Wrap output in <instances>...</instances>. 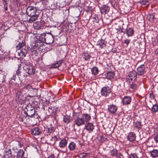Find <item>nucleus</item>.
I'll use <instances>...</instances> for the list:
<instances>
[{"label":"nucleus","instance_id":"nucleus-16","mask_svg":"<svg viewBox=\"0 0 158 158\" xmlns=\"http://www.w3.org/2000/svg\"><path fill=\"white\" fill-rule=\"evenodd\" d=\"M137 74L135 71H132L128 75L127 77H128L129 79L131 80V81L133 80H135L137 78Z\"/></svg>","mask_w":158,"mask_h":158},{"label":"nucleus","instance_id":"nucleus-6","mask_svg":"<svg viewBox=\"0 0 158 158\" xmlns=\"http://www.w3.org/2000/svg\"><path fill=\"white\" fill-rule=\"evenodd\" d=\"M23 69L29 75H33L34 74L35 70L33 69V67L30 64H25V65L23 67Z\"/></svg>","mask_w":158,"mask_h":158},{"label":"nucleus","instance_id":"nucleus-45","mask_svg":"<svg viewBox=\"0 0 158 158\" xmlns=\"http://www.w3.org/2000/svg\"><path fill=\"white\" fill-rule=\"evenodd\" d=\"M20 66L21 64H20L19 65H18V70L16 71V74L19 76V75H20L21 73L22 72L20 70V69H21Z\"/></svg>","mask_w":158,"mask_h":158},{"label":"nucleus","instance_id":"nucleus-47","mask_svg":"<svg viewBox=\"0 0 158 158\" xmlns=\"http://www.w3.org/2000/svg\"><path fill=\"white\" fill-rule=\"evenodd\" d=\"M115 158H124L123 156L121 153L118 152L115 156Z\"/></svg>","mask_w":158,"mask_h":158},{"label":"nucleus","instance_id":"nucleus-55","mask_svg":"<svg viewBox=\"0 0 158 158\" xmlns=\"http://www.w3.org/2000/svg\"><path fill=\"white\" fill-rule=\"evenodd\" d=\"M155 141L156 143H158V135H156L154 137Z\"/></svg>","mask_w":158,"mask_h":158},{"label":"nucleus","instance_id":"nucleus-43","mask_svg":"<svg viewBox=\"0 0 158 158\" xmlns=\"http://www.w3.org/2000/svg\"><path fill=\"white\" fill-rule=\"evenodd\" d=\"M137 85L136 84L132 82L130 85V88L134 90L137 88Z\"/></svg>","mask_w":158,"mask_h":158},{"label":"nucleus","instance_id":"nucleus-19","mask_svg":"<svg viewBox=\"0 0 158 158\" xmlns=\"http://www.w3.org/2000/svg\"><path fill=\"white\" fill-rule=\"evenodd\" d=\"M85 127L87 131L91 132L94 129V126L92 123H88L85 124Z\"/></svg>","mask_w":158,"mask_h":158},{"label":"nucleus","instance_id":"nucleus-25","mask_svg":"<svg viewBox=\"0 0 158 158\" xmlns=\"http://www.w3.org/2000/svg\"><path fill=\"white\" fill-rule=\"evenodd\" d=\"M26 48V47L22 48L19 53L20 56L22 58L25 56L27 53V50Z\"/></svg>","mask_w":158,"mask_h":158},{"label":"nucleus","instance_id":"nucleus-56","mask_svg":"<svg viewBox=\"0 0 158 158\" xmlns=\"http://www.w3.org/2000/svg\"><path fill=\"white\" fill-rule=\"evenodd\" d=\"M130 40L129 39H126L125 40V43L126 44L128 45L129 44L130 42Z\"/></svg>","mask_w":158,"mask_h":158},{"label":"nucleus","instance_id":"nucleus-28","mask_svg":"<svg viewBox=\"0 0 158 158\" xmlns=\"http://www.w3.org/2000/svg\"><path fill=\"white\" fill-rule=\"evenodd\" d=\"M150 155L152 157L156 158L158 156V151L157 150L153 149L150 152Z\"/></svg>","mask_w":158,"mask_h":158},{"label":"nucleus","instance_id":"nucleus-2","mask_svg":"<svg viewBox=\"0 0 158 158\" xmlns=\"http://www.w3.org/2000/svg\"><path fill=\"white\" fill-rule=\"evenodd\" d=\"M24 112L28 117L32 118L35 115V110L34 107L30 104L27 105L25 107Z\"/></svg>","mask_w":158,"mask_h":158},{"label":"nucleus","instance_id":"nucleus-13","mask_svg":"<svg viewBox=\"0 0 158 158\" xmlns=\"http://www.w3.org/2000/svg\"><path fill=\"white\" fill-rule=\"evenodd\" d=\"M110 9V7L107 5H104L102 6L100 8L101 13L102 14H107L109 11Z\"/></svg>","mask_w":158,"mask_h":158},{"label":"nucleus","instance_id":"nucleus-5","mask_svg":"<svg viewBox=\"0 0 158 158\" xmlns=\"http://www.w3.org/2000/svg\"><path fill=\"white\" fill-rule=\"evenodd\" d=\"M101 95L105 97H109L112 93L111 88L108 86L103 87L101 89Z\"/></svg>","mask_w":158,"mask_h":158},{"label":"nucleus","instance_id":"nucleus-3","mask_svg":"<svg viewBox=\"0 0 158 158\" xmlns=\"http://www.w3.org/2000/svg\"><path fill=\"white\" fill-rule=\"evenodd\" d=\"M39 14L40 13L39 12H37L32 14V15L28 16L30 17V18L28 19L27 18H24L25 15H23L22 16V20L23 21L26 22L27 21L28 22L30 23H32L37 19L39 17Z\"/></svg>","mask_w":158,"mask_h":158},{"label":"nucleus","instance_id":"nucleus-11","mask_svg":"<svg viewBox=\"0 0 158 158\" xmlns=\"http://www.w3.org/2000/svg\"><path fill=\"white\" fill-rule=\"evenodd\" d=\"M38 12L36 8L34 7L31 6H28L27 8L26 13L28 16L32 15L35 13Z\"/></svg>","mask_w":158,"mask_h":158},{"label":"nucleus","instance_id":"nucleus-7","mask_svg":"<svg viewBox=\"0 0 158 158\" xmlns=\"http://www.w3.org/2000/svg\"><path fill=\"white\" fill-rule=\"evenodd\" d=\"M14 150H15V149L13 148L12 151L11 149L6 147L5 149V151L4 153L5 154H4L2 158H6V157H7L8 158H10L11 157V158H13L12 157V155H13V153H14Z\"/></svg>","mask_w":158,"mask_h":158},{"label":"nucleus","instance_id":"nucleus-57","mask_svg":"<svg viewBox=\"0 0 158 158\" xmlns=\"http://www.w3.org/2000/svg\"><path fill=\"white\" fill-rule=\"evenodd\" d=\"M148 2L146 1H140V3L141 4L143 5H146L147 3H148Z\"/></svg>","mask_w":158,"mask_h":158},{"label":"nucleus","instance_id":"nucleus-52","mask_svg":"<svg viewBox=\"0 0 158 158\" xmlns=\"http://www.w3.org/2000/svg\"><path fill=\"white\" fill-rule=\"evenodd\" d=\"M123 28H118L117 29V30L118 32H119L120 33H121L122 32L125 33V32L123 31Z\"/></svg>","mask_w":158,"mask_h":158},{"label":"nucleus","instance_id":"nucleus-35","mask_svg":"<svg viewBox=\"0 0 158 158\" xmlns=\"http://www.w3.org/2000/svg\"><path fill=\"white\" fill-rule=\"evenodd\" d=\"M155 15L153 13L149 14L147 18L150 21L152 22L154 21L155 18Z\"/></svg>","mask_w":158,"mask_h":158},{"label":"nucleus","instance_id":"nucleus-60","mask_svg":"<svg viewBox=\"0 0 158 158\" xmlns=\"http://www.w3.org/2000/svg\"><path fill=\"white\" fill-rule=\"evenodd\" d=\"M15 76L16 75H13L12 77H11V79L10 80H12L13 81L15 80Z\"/></svg>","mask_w":158,"mask_h":158},{"label":"nucleus","instance_id":"nucleus-54","mask_svg":"<svg viewBox=\"0 0 158 158\" xmlns=\"http://www.w3.org/2000/svg\"><path fill=\"white\" fill-rule=\"evenodd\" d=\"M58 139V138H57V137L56 136H55L54 137H52V140H53L55 142L56 141H57Z\"/></svg>","mask_w":158,"mask_h":158},{"label":"nucleus","instance_id":"nucleus-31","mask_svg":"<svg viewBox=\"0 0 158 158\" xmlns=\"http://www.w3.org/2000/svg\"><path fill=\"white\" fill-rule=\"evenodd\" d=\"M97 45L99 46L101 48L105 47L106 44L105 43V40L102 39L99 40L97 42Z\"/></svg>","mask_w":158,"mask_h":158},{"label":"nucleus","instance_id":"nucleus-49","mask_svg":"<svg viewBox=\"0 0 158 158\" xmlns=\"http://www.w3.org/2000/svg\"><path fill=\"white\" fill-rule=\"evenodd\" d=\"M130 158H139L137 156L136 154L135 153H131L130 156Z\"/></svg>","mask_w":158,"mask_h":158},{"label":"nucleus","instance_id":"nucleus-34","mask_svg":"<svg viewBox=\"0 0 158 158\" xmlns=\"http://www.w3.org/2000/svg\"><path fill=\"white\" fill-rule=\"evenodd\" d=\"M82 57L85 60H88L91 57L90 56L87 52L83 53Z\"/></svg>","mask_w":158,"mask_h":158},{"label":"nucleus","instance_id":"nucleus-44","mask_svg":"<svg viewBox=\"0 0 158 158\" xmlns=\"http://www.w3.org/2000/svg\"><path fill=\"white\" fill-rule=\"evenodd\" d=\"M88 155L87 153H81L79 154V157L80 158H84Z\"/></svg>","mask_w":158,"mask_h":158},{"label":"nucleus","instance_id":"nucleus-21","mask_svg":"<svg viewBox=\"0 0 158 158\" xmlns=\"http://www.w3.org/2000/svg\"><path fill=\"white\" fill-rule=\"evenodd\" d=\"M73 120V118L70 115H66L64 116L63 121L65 123L67 124L70 123Z\"/></svg>","mask_w":158,"mask_h":158},{"label":"nucleus","instance_id":"nucleus-42","mask_svg":"<svg viewBox=\"0 0 158 158\" xmlns=\"http://www.w3.org/2000/svg\"><path fill=\"white\" fill-rule=\"evenodd\" d=\"M22 89H23V90L24 89H28V90L30 91H31L32 89H33L31 86L30 85H27L24 87L23 88H22Z\"/></svg>","mask_w":158,"mask_h":158},{"label":"nucleus","instance_id":"nucleus-10","mask_svg":"<svg viewBox=\"0 0 158 158\" xmlns=\"http://www.w3.org/2000/svg\"><path fill=\"white\" fill-rule=\"evenodd\" d=\"M43 129L41 127H37L34 128L31 130V133L32 135H36L41 134L43 132Z\"/></svg>","mask_w":158,"mask_h":158},{"label":"nucleus","instance_id":"nucleus-15","mask_svg":"<svg viewBox=\"0 0 158 158\" xmlns=\"http://www.w3.org/2000/svg\"><path fill=\"white\" fill-rule=\"evenodd\" d=\"M136 135L133 132L129 133L127 136V139L128 140L131 142H134L135 140Z\"/></svg>","mask_w":158,"mask_h":158},{"label":"nucleus","instance_id":"nucleus-50","mask_svg":"<svg viewBox=\"0 0 158 158\" xmlns=\"http://www.w3.org/2000/svg\"><path fill=\"white\" fill-rule=\"evenodd\" d=\"M31 52L32 53V55H36V53L37 52L35 48H31Z\"/></svg>","mask_w":158,"mask_h":158},{"label":"nucleus","instance_id":"nucleus-61","mask_svg":"<svg viewBox=\"0 0 158 158\" xmlns=\"http://www.w3.org/2000/svg\"><path fill=\"white\" fill-rule=\"evenodd\" d=\"M43 35V34H41L40 35V37H39V40L40 41H41V42H42V41H41V40H42V39L44 38V37H42L41 38V36Z\"/></svg>","mask_w":158,"mask_h":158},{"label":"nucleus","instance_id":"nucleus-24","mask_svg":"<svg viewBox=\"0 0 158 158\" xmlns=\"http://www.w3.org/2000/svg\"><path fill=\"white\" fill-rule=\"evenodd\" d=\"M63 60H61L56 62L55 63L52 64L51 65V67L52 68H56L59 67L63 62Z\"/></svg>","mask_w":158,"mask_h":158},{"label":"nucleus","instance_id":"nucleus-9","mask_svg":"<svg viewBox=\"0 0 158 158\" xmlns=\"http://www.w3.org/2000/svg\"><path fill=\"white\" fill-rule=\"evenodd\" d=\"M23 89H21L16 93V99L19 102L22 101L24 98V93L23 92Z\"/></svg>","mask_w":158,"mask_h":158},{"label":"nucleus","instance_id":"nucleus-32","mask_svg":"<svg viewBox=\"0 0 158 158\" xmlns=\"http://www.w3.org/2000/svg\"><path fill=\"white\" fill-rule=\"evenodd\" d=\"M25 43L24 42L20 43L18 44L16 46V48L17 50H19L21 48H26L25 46Z\"/></svg>","mask_w":158,"mask_h":158},{"label":"nucleus","instance_id":"nucleus-37","mask_svg":"<svg viewBox=\"0 0 158 158\" xmlns=\"http://www.w3.org/2000/svg\"><path fill=\"white\" fill-rule=\"evenodd\" d=\"M26 77L27 74L24 70L21 73L20 75L19 76V78H21L22 79H24L26 78Z\"/></svg>","mask_w":158,"mask_h":158},{"label":"nucleus","instance_id":"nucleus-4","mask_svg":"<svg viewBox=\"0 0 158 158\" xmlns=\"http://www.w3.org/2000/svg\"><path fill=\"white\" fill-rule=\"evenodd\" d=\"M77 114L73 112V116L74 118V124L77 126H80L81 125H84L85 123L84 120L82 117L79 118Z\"/></svg>","mask_w":158,"mask_h":158},{"label":"nucleus","instance_id":"nucleus-14","mask_svg":"<svg viewBox=\"0 0 158 158\" xmlns=\"http://www.w3.org/2000/svg\"><path fill=\"white\" fill-rule=\"evenodd\" d=\"M117 106L113 104L110 105L108 106V110L111 114L115 113L117 111Z\"/></svg>","mask_w":158,"mask_h":158},{"label":"nucleus","instance_id":"nucleus-53","mask_svg":"<svg viewBox=\"0 0 158 158\" xmlns=\"http://www.w3.org/2000/svg\"><path fill=\"white\" fill-rule=\"evenodd\" d=\"M34 26L36 27H37L36 29H39L41 28L40 25V24L37 25L36 23H35V24H34Z\"/></svg>","mask_w":158,"mask_h":158},{"label":"nucleus","instance_id":"nucleus-1","mask_svg":"<svg viewBox=\"0 0 158 158\" xmlns=\"http://www.w3.org/2000/svg\"><path fill=\"white\" fill-rule=\"evenodd\" d=\"M41 37H44V38L41 40L42 42L45 43L47 44H50L53 43L54 38L52 34L48 33L46 34H43Z\"/></svg>","mask_w":158,"mask_h":158},{"label":"nucleus","instance_id":"nucleus-27","mask_svg":"<svg viewBox=\"0 0 158 158\" xmlns=\"http://www.w3.org/2000/svg\"><path fill=\"white\" fill-rule=\"evenodd\" d=\"M143 126V125L142 124L141 122L140 121H137L134 123V127H136L139 130L142 128Z\"/></svg>","mask_w":158,"mask_h":158},{"label":"nucleus","instance_id":"nucleus-39","mask_svg":"<svg viewBox=\"0 0 158 158\" xmlns=\"http://www.w3.org/2000/svg\"><path fill=\"white\" fill-rule=\"evenodd\" d=\"M6 76L3 74H0V83H3L5 81Z\"/></svg>","mask_w":158,"mask_h":158},{"label":"nucleus","instance_id":"nucleus-36","mask_svg":"<svg viewBox=\"0 0 158 158\" xmlns=\"http://www.w3.org/2000/svg\"><path fill=\"white\" fill-rule=\"evenodd\" d=\"M15 80H10L9 83V86L11 88H14L16 86Z\"/></svg>","mask_w":158,"mask_h":158},{"label":"nucleus","instance_id":"nucleus-20","mask_svg":"<svg viewBox=\"0 0 158 158\" xmlns=\"http://www.w3.org/2000/svg\"><path fill=\"white\" fill-rule=\"evenodd\" d=\"M134 29L131 27L127 28L126 30L125 33L128 37L131 36L134 34Z\"/></svg>","mask_w":158,"mask_h":158},{"label":"nucleus","instance_id":"nucleus-26","mask_svg":"<svg viewBox=\"0 0 158 158\" xmlns=\"http://www.w3.org/2000/svg\"><path fill=\"white\" fill-rule=\"evenodd\" d=\"M82 118L83 119L84 122H88L91 119V116L88 114H82Z\"/></svg>","mask_w":158,"mask_h":158},{"label":"nucleus","instance_id":"nucleus-62","mask_svg":"<svg viewBox=\"0 0 158 158\" xmlns=\"http://www.w3.org/2000/svg\"><path fill=\"white\" fill-rule=\"evenodd\" d=\"M2 3L7 2V0H2Z\"/></svg>","mask_w":158,"mask_h":158},{"label":"nucleus","instance_id":"nucleus-48","mask_svg":"<svg viewBox=\"0 0 158 158\" xmlns=\"http://www.w3.org/2000/svg\"><path fill=\"white\" fill-rule=\"evenodd\" d=\"M3 5V8H4V10L6 11L8 10V4L7 2H5L2 3Z\"/></svg>","mask_w":158,"mask_h":158},{"label":"nucleus","instance_id":"nucleus-12","mask_svg":"<svg viewBox=\"0 0 158 158\" xmlns=\"http://www.w3.org/2000/svg\"><path fill=\"white\" fill-rule=\"evenodd\" d=\"M145 69L144 65L143 64H141L137 68L136 73L138 75H142L145 72Z\"/></svg>","mask_w":158,"mask_h":158},{"label":"nucleus","instance_id":"nucleus-63","mask_svg":"<svg viewBox=\"0 0 158 158\" xmlns=\"http://www.w3.org/2000/svg\"><path fill=\"white\" fill-rule=\"evenodd\" d=\"M116 50L115 48H114L112 50V52H114V53H115L116 52Z\"/></svg>","mask_w":158,"mask_h":158},{"label":"nucleus","instance_id":"nucleus-8","mask_svg":"<svg viewBox=\"0 0 158 158\" xmlns=\"http://www.w3.org/2000/svg\"><path fill=\"white\" fill-rule=\"evenodd\" d=\"M13 154L12 157L13 158H21L23 156L24 152L22 149H20L17 152L15 150Z\"/></svg>","mask_w":158,"mask_h":158},{"label":"nucleus","instance_id":"nucleus-22","mask_svg":"<svg viewBox=\"0 0 158 158\" xmlns=\"http://www.w3.org/2000/svg\"><path fill=\"white\" fill-rule=\"evenodd\" d=\"M115 75L114 72L112 71L108 72L105 74V78L108 79H112L114 78Z\"/></svg>","mask_w":158,"mask_h":158},{"label":"nucleus","instance_id":"nucleus-59","mask_svg":"<svg viewBox=\"0 0 158 158\" xmlns=\"http://www.w3.org/2000/svg\"><path fill=\"white\" fill-rule=\"evenodd\" d=\"M48 158H55L53 154H51Z\"/></svg>","mask_w":158,"mask_h":158},{"label":"nucleus","instance_id":"nucleus-64","mask_svg":"<svg viewBox=\"0 0 158 158\" xmlns=\"http://www.w3.org/2000/svg\"><path fill=\"white\" fill-rule=\"evenodd\" d=\"M26 2H27L28 1H30L31 0H24Z\"/></svg>","mask_w":158,"mask_h":158},{"label":"nucleus","instance_id":"nucleus-30","mask_svg":"<svg viewBox=\"0 0 158 158\" xmlns=\"http://www.w3.org/2000/svg\"><path fill=\"white\" fill-rule=\"evenodd\" d=\"M149 109L152 113H155L158 111V105L157 104L153 105L151 108Z\"/></svg>","mask_w":158,"mask_h":158},{"label":"nucleus","instance_id":"nucleus-51","mask_svg":"<svg viewBox=\"0 0 158 158\" xmlns=\"http://www.w3.org/2000/svg\"><path fill=\"white\" fill-rule=\"evenodd\" d=\"M24 116L23 115L20 116L19 118V120L20 122H23L24 121Z\"/></svg>","mask_w":158,"mask_h":158},{"label":"nucleus","instance_id":"nucleus-58","mask_svg":"<svg viewBox=\"0 0 158 158\" xmlns=\"http://www.w3.org/2000/svg\"><path fill=\"white\" fill-rule=\"evenodd\" d=\"M150 97L151 98L153 99L154 98V96L153 92H151L150 94Z\"/></svg>","mask_w":158,"mask_h":158},{"label":"nucleus","instance_id":"nucleus-40","mask_svg":"<svg viewBox=\"0 0 158 158\" xmlns=\"http://www.w3.org/2000/svg\"><path fill=\"white\" fill-rule=\"evenodd\" d=\"M47 128L48 132L50 133H52L55 130V128L53 127H52L51 125L47 126Z\"/></svg>","mask_w":158,"mask_h":158},{"label":"nucleus","instance_id":"nucleus-29","mask_svg":"<svg viewBox=\"0 0 158 158\" xmlns=\"http://www.w3.org/2000/svg\"><path fill=\"white\" fill-rule=\"evenodd\" d=\"M76 144L73 142H72L69 143L68 146V148L70 151H73L75 149Z\"/></svg>","mask_w":158,"mask_h":158},{"label":"nucleus","instance_id":"nucleus-17","mask_svg":"<svg viewBox=\"0 0 158 158\" xmlns=\"http://www.w3.org/2000/svg\"><path fill=\"white\" fill-rule=\"evenodd\" d=\"M35 5L37 8L41 10L44 9L46 6L45 4L43 1L37 2Z\"/></svg>","mask_w":158,"mask_h":158},{"label":"nucleus","instance_id":"nucleus-46","mask_svg":"<svg viewBox=\"0 0 158 158\" xmlns=\"http://www.w3.org/2000/svg\"><path fill=\"white\" fill-rule=\"evenodd\" d=\"M53 108L55 110L54 111L55 114L57 113L58 112H59L60 111V109L59 108V106H55L54 107H53Z\"/></svg>","mask_w":158,"mask_h":158},{"label":"nucleus","instance_id":"nucleus-33","mask_svg":"<svg viewBox=\"0 0 158 158\" xmlns=\"http://www.w3.org/2000/svg\"><path fill=\"white\" fill-rule=\"evenodd\" d=\"M118 152V150L116 149H113L110 152V155L112 157H115Z\"/></svg>","mask_w":158,"mask_h":158},{"label":"nucleus","instance_id":"nucleus-38","mask_svg":"<svg viewBox=\"0 0 158 158\" xmlns=\"http://www.w3.org/2000/svg\"><path fill=\"white\" fill-rule=\"evenodd\" d=\"M92 74L94 75H97L98 73V69L96 67H94L91 69Z\"/></svg>","mask_w":158,"mask_h":158},{"label":"nucleus","instance_id":"nucleus-23","mask_svg":"<svg viewBox=\"0 0 158 158\" xmlns=\"http://www.w3.org/2000/svg\"><path fill=\"white\" fill-rule=\"evenodd\" d=\"M68 140L65 139H61L59 143V147L60 148H64L67 144Z\"/></svg>","mask_w":158,"mask_h":158},{"label":"nucleus","instance_id":"nucleus-41","mask_svg":"<svg viewBox=\"0 0 158 158\" xmlns=\"http://www.w3.org/2000/svg\"><path fill=\"white\" fill-rule=\"evenodd\" d=\"M48 110L49 113V115H50L52 114H55V111L52 109V107H49L48 108Z\"/></svg>","mask_w":158,"mask_h":158},{"label":"nucleus","instance_id":"nucleus-18","mask_svg":"<svg viewBox=\"0 0 158 158\" xmlns=\"http://www.w3.org/2000/svg\"><path fill=\"white\" fill-rule=\"evenodd\" d=\"M131 98L129 96L124 97L122 99V103L124 105L129 104L131 101Z\"/></svg>","mask_w":158,"mask_h":158}]
</instances>
